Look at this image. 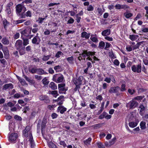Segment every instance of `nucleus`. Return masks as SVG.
<instances>
[{
  "mask_svg": "<svg viewBox=\"0 0 148 148\" xmlns=\"http://www.w3.org/2000/svg\"><path fill=\"white\" fill-rule=\"evenodd\" d=\"M58 116V115L55 113H52L51 114V116L53 119L56 118Z\"/></svg>",
  "mask_w": 148,
  "mask_h": 148,
  "instance_id": "nucleus-64",
  "label": "nucleus"
},
{
  "mask_svg": "<svg viewBox=\"0 0 148 148\" xmlns=\"http://www.w3.org/2000/svg\"><path fill=\"white\" fill-rule=\"evenodd\" d=\"M17 50H18L19 54L21 55H24L26 53L25 47H24Z\"/></svg>",
  "mask_w": 148,
  "mask_h": 148,
  "instance_id": "nucleus-19",
  "label": "nucleus"
},
{
  "mask_svg": "<svg viewBox=\"0 0 148 148\" xmlns=\"http://www.w3.org/2000/svg\"><path fill=\"white\" fill-rule=\"evenodd\" d=\"M90 34L87 33L86 32H84L81 33V36L82 38H85L86 39H88L90 36Z\"/></svg>",
  "mask_w": 148,
  "mask_h": 148,
  "instance_id": "nucleus-15",
  "label": "nucleus"
},
{
  "mask_svg": "<svg viewBox=\"0 0 148 148\" xmlns=\"http://www.w3.org/2000/svg\"><path fill=\"white\" fill-rule=\"evenodd\" d=\"M37 113V112L35 111H33L31 113L30 116V118L33 119V118H34L36 114Z\"/></svg>",
  "mask_w": 148,
  "mask_h": 148,
  "instance_id": "nucleus-44",
  "label": "nucleus"
},
{
  "mask_svg": "<svg viewBox=\"0 0 148 148\" xmlns=\"http://www.w3.org/2000/svg\"><path fill=\"white\" fill-rule=\"evenodd\" d=\"M13 88V85L11 83L6 84L3 86L2 89L3 90H6L7 89L9 88L12 89Z\"/></svg>",
  "mask_w": 148,
  "mask_h": 148,
  "instance_id": "nucleus-11",
  "label": "nucleus"
},
{
  "mask_svg": "<svg viewBox=\"0 0 148 148\" xmlns=\"http://www.w3.org/2000/svg\"><path fill=\"white\" fill-rule=\"evenodd\" d=\"M128 92L130 93L131 95H132L135 92V91L134 90H131L130 89H129L128 90Z\"/></svg>",
  "mask_w": 148,
  "mask_h": 148,
  "instance_id": "nucleus-49",
  "label": "nucleus"
},
{
  "mask_svg": "<svg viewBox=\"0 0 148 148\" xmlns=\"http://www.w3.org/2000/svg\"><path fill=\"white\" fill-rule=\"evenodd\" d=\"M91 140L92 139L91 138H89L88 139L86 140H84V144L87 146L90 145Z\"/></svg>",
  "mask_w": 148,
  "mask_h": 148,
  "instance_id": "nucleus-25",
  "label": "nucleus"
},
{
  "mask_svg": "<svg viewBox=\"0 0 148 148\" xmlns=\"http://www.w3.org/2000/svg\"><path fill=\"white\" fill-rule=\"evenodd\" d=\"M14 118L15 119L17 120L21 121L22 120L21 118L17 115H15Z\"/></svg>",
  "mask_w": 148,
  "mask_h": 148,
  "instance_id": "nucleus-52",
  "label": "nucleus"
},
{
  "mask_svg": "<svg viewBox=\"0 0 148 148\" xmlns=\"http://www.w3.org/2000/svg\"><path fill=\"white\" fill-rule=\"evenodd\" d=\"M38 34L37 33L36 35L34 36L32 40V43L34 44L38 45L40 41V39L38 36Z\"/></svg>",
  "mask_w": 148,
  "mask_h": 148,
  "instance_id": "nucleus-5",
  "label": "nucleus"
},
{
  "mask_svg": "<svg viewBox=\"0 0 148 148\" xmlns=\"http://www.w3.org/2000/svg\"><path fill=\"white\" fill-rule=\"evenodd\" d=\"M30 130V127L29 126H27L25 129L23 131L24 136L27 137L28 136V132H29Z\"/></svg>",
  "mask_w": 148,
  "mask_h": 148,
  "instance_id": "nucleus-10",
  "label": "nucleus"
},
{
  "mask_svg": "<svg viewBox=\"0 0 148 148\" xmlns=\"http://www.w3.org/2000/svg\"><path fill=\"white\" fill-rule=\"evenodd\" d=\"M83 79V77L82 76L79 77L78 79L74 80L73 81L74 84H82V81Z\"/></svg>",
  "mask_w": 148,
  "mask_h": 148,
  "instance_id": "nucleus-13",
  "label": "nucleus"
},
{
  "mask_svg": "<svg viewBox=\"0 0 148 148\" xmlns=\"http://www.w3.org/2000/svg\"><path fill=\"white\" fill-rule=\"evenodd\" d=\"M20 33L21 34V38H23V35L27 36L30 33H27V30L26 29H24L20 32Z\"/></svg>",
  "mask_w": 148,
  "mask_h": 148,
  "instance_id": "nucleus-22",
  "label": "nucleus"
},
{
  "mask_svg": "<svg viewBox=\"0 0 148 148\" xmlns=\"http://www.w3.org/2000/svg\"><path fill=\"white\" fill-rule=\"evenodd\" d=\"M20 36V34L19 33H16L13 36L14 39H16L19 38Z\"/></svg>",
  "mask_w": 148,
  "mask_h": 148,
  "instance_id": "nucleus-55",
  "label": "nucleus"
},
{
  "mask_svg": "<svg viewBox=\"0 0 148 148\" xmlns=\"http://www.w3.org/2000/svg\"><path fill=\"white\" fill-rule=\"evenodd\" d=\"M101 34L104 36H108L110 34V30L109 29L105 30L102 32Z\"/></svg>",
  "mask_w": 148,
  "mask_h": 148,
  "instance_id": "nucleus-17",
  "label": "nucleus"
},
{
  "mask_svg": "<svg viewBox=\"0 0 148 148\" xmlns=\"http://www.w3.org/2000/svg\"><path fill=\"white\" fill-rule=\"evenodd\" d=\"M129 125L130 127L134 128L136 126L137 123L136 122L133 121L129 123Z\"/></svg>",
  "mask_w": 148,
  "mask_h": 148,
  "instance_id": "nucleus-27",
  "label": "nucleus"
},
{
  "mask_svg": "<svg viewBox=\"0 0 148 148\" xmlns=\"http://www.w3.org/2000/svg\"><path fill=\"white\" fill-rule=\"evenodd\" d=\"M66 110V109L62 106H60L58 108V110L62 114H63Z\"/></svg>",
  "mask_w": 148,
  "mask_h": 148,
  "instance_id": "nucleus-12",
  "label": "nucleus"
},
{
  "mask_svg": "<svg viewBox=\"0 0 148 148\" xmlns=\"http://www.w3.org/2000/svg\"><path fill=\"white\" fill-rule=\"evenodd\" d=\"M15 46L17 49H19L24 47L22 40H17L15 44Z\"/></svg>",
  "mask_w": 148,
  "mask_h": 148,
  "instance_id": "nucleus-7",
  "label": "nucleus"
},
{
  "mask_svg": "<svg viewBox=\"0 0 148 148\" xmlns=\"http://www.w3.org/2000/svg\"><path fill=\"white\" fill-rule=\"evenodd\" d=\"M116 138L115 137H114L113 138L111 141L109 142V143L111 145L114 143L116 142Z\"/></svg>",
  "mask_w": 148,
  "mask_h": 148,
  "instance_id": "nucleus-48",
  "label": "nucleus"
},
{
  "mask_svg": "<svg viewBox=\"0 0 148 148\" xmlns=\"http://www.w3.org/2000/svg\"><path fill=\"white\" fill-rule=\"evenodd\" d=\"M146 90L145 89L143 88H139L138 89V92H145Z\"/></svg>",
  "mask_w": 148,
  "mask_h": 148,
  "instance_id": "nucleus-62",
  "label": "nucleus"
},
{
  "mask_svg": "<svg viewBox=\"0 0 148 148\" xmlns=\"http://www.w3.org/2000/svg\"><path fill=\"white\" fill-rule=\"evenodd\" d=\"M126 49L128 51H131L132 50V47L129 46H127Z\"/></svg>",
  "mask_w": 148,
  "mask_h": 148,
  "instance_id": "nucleus-58",
  "label": "nucleus"
},
{
  "mask_svg": "<svg viewBox=\"0 0 148 148\" xmlns=\"http://www.w3.org/2000/svg\"><path fill=\"white\" fill-rule=\"evenodd\" d=\"M42 83L44 85H47L49 83V81L46 77L44 78L42 80Z\"/></svg>",
  "mask_w": 148,
  "mask_h": 148,
  "instance_id": "nucleus-33",
  "label": "nucleus"
},
{
  "mask_svg": "<svg viewBox=\"0 0 148 148\" xmlns=\"http://www.w3.org/2000/svg\"><path fill=\"white\" fill-rule=\"evenodd\" d=\"M1 42L3 44L5 45H8L10 43L9 40L6 37L3 38Z\"/></svg>",
  "mask_w": 148,
  "mask_h": 148,
  "instance_id": "nucleus-18",
  "label": "nucleus"
},
{
  "mask_svg": "<svg viewBox=\"0 0 148 148\" xmlns=\"http://www.w3.org/2000/svg\"><path fill=\"white\" fill-rule=\"evenodd\" d=\"M49 87L52 90H54L57 89V86L56 84L53 82H51L49 84Z\"/></svg>",
  "mask_w": 148,
  "mask_h": 148,
  "instance_id": "nucleus-20",
  "label": "nucleus"
},
{
  "mask_svg": "<svg viewBox=\"0 0 148 148\" xmlns=\"http://www.w3.org/2000/svg\"><path fill=\"white\" fill-rule=\"evenodd\" d=\"M120 89V87L118 86L115 87H111L109 90V92L110 93L117 92Z\"/></svg>",
  "mask_w": 148,
  "mask_h": 148,
  "instance_id": "nucleus-8",
  "label": "nucleus"
},
{
  "mask_svg": "<svg viewBox=\"0 0 148 148\" xmlns=\"http://www.w3.org/2000/svg\"><path fill=\"white\" fill-rule=\"evenodd\" d=\"M66 59L70 63L72 64L73 63L74 60V58L72 56L67 58Z\"/></svg>",
  "mask_w": 148,
  "mask_h": 148,
  "instance_id": "nucleus-31",
  "label": "nucleus"
},
{
  "mask_svg": "<svg viewBox=\"0 0 148 148\" xmlns=\"http://www.w3.org/2000/svg\"><path fill=\"white\" fill-rule=\"evenodd\" d=\"M16 13L21 18H24L25 17V14L24 12L21 14L20 13L23 10L25 9L24 6L21 4H19L16 6Z\"/></svg>",
  "mask_w": 148,
  "mask_h": 148,
  "instance_id": "nucleus-1",
  "label": "nucleus"
},
{
  "mask_svg": "<svg viewBox=\"0 0 148 148\" xmlns=\"http://www.w3.org/2000/svg\"><path fill=\"white\" fill-rule=\"evenodd\" d=\"M76 20L77 22L78 23H79L80 22V19H81V17L79 16V14H77L76 15Z\"/></svg>",
  "mask_w": 148,
  "mask_h": 148,
  "instance_id": "nucleus-50",
  "label": "nucleus"
},
{
  "mask_svg": "<svg viewBox=\"0 0 148 148\" xmlns=\"http://www.w3.org/2000/svg\"><path fill=\"white\" fill-rule=\"evenodd\" d=\"M48 145L50 148H58L51 141L48 143Z\"/></svg>",
  "mask_w": 148,
  "mask_h": 148,
  "instance_id": "nucleus-24",
  "label": "nucleus"
},
{
  "mask_svg": "<svg viewBox=\"0 0 148 148\" xmlns=\"http://www.w3.org/2000/svg\"><path fill=\"white\" fill-rule=\"evenodd\" d=\"M65 86L64 83L60 84L58 85L59 92L60 93H64L67 90V89L65 88Z\"/></svg>",
  "mask_w": 148,
  "mask_h": 148,
  "instance_id": "nucleus-3",
  "label": "nucleus"
},
{
  "mask_svg": "<svg viewBox=\"0 0 148 148\" xmlns=\"http://www.w3.org/2000/svg\"><path fill=\"white\" fill-rule=\"evenodd\" d=\"M63 55V53L61 51H59L56 54L55 56L57 58H59L60 57V56L62 55Z\"/></svg>",
  "mask_w": 148,
  "mask_h": 148,
  "instance_id": "nucleus-37",
  "label": "nucleus"
},
{
  "mask_svg": "<svg viewBox=\"0 0 148 148\" xmlns=\"http://www.w3.org/2000/svg\"><path fill=\"white\" fill-rule=\"evenodd\" d=\"M18 137V135L17 133H11L9 137V140L10 142H13L16 140Z\"/></svg>",
  "mask_w": 148,
  "mask_h": 148,
  "instance_id": "nucleus-6",
  "label": "nucleus"
},
{
  "mask_svg": "<svg viewBox=\"0 0 148 148\" xmlns=\"http://www.w3.org/2000/svg\"><path fill=\"white\" fill-rule=\"evenodd\" d=\"M97 145L99 148H105L104 146L101 142L97 143Z\"/></svg>",
  "mask_w": 148,
  "mask_h": 148,
  "instance_id": "nucleus-39",
  "label": "nucleus"
},
{
  "mask_svg": "<svg viewBox=\"0 0 148 148\" xmlns=\"http://www.w3.org/2000/svg\"><path fill=\"white\" fill-rule=\"evenodd\" d=\"M143 96H137L134 98V99L137 100H141L143 98Z\"/></svg>",
  "mask_w": 148,
  "mask_h": 148,
  "instance_id": "nucleus-53",
  "label": "nucleus"
},
{
  "mask_svg": "<svg viewBox=\"0 0 148 148\" xmlns=\"http://www.w3.org/2000/svg\"><path fill=\"white\" fill-rule=\"evenodd\" d=\"M93 35H92L90 38V39L93 42H97L98 40L97 38L96 37H93Z\"/></svg>",
  "mask_w": 148,
  "mask_h": 148,
  "instance_id": "nucleus-32",
  "label": "nucleus"
},
{
  "mask_svg": "<svg viewBox=\"0 0 148 148\" xmlns=\"http://www.w3.org/2000/svg\"><path fill=\"white\" fill-rule=\"evenodd\" d=\"M95 53H93L91 51L88 52L87 51V52L86 53V54L87 55V56L89 57H90L91 55H95Z\"/></svg>",
  "mask_w": 148,
  "mask_h": 148,
  "instance_id": "nucleus-47",
  "label": "nucleus"
},
{
  "mask_svg": "<svg viewBox=\"0 0 148 148\" xmlns=\"http://www.w3.org/2000/svg\"><path fill=\"white\" fill-rule=\"evenodd\" d=\"M87 52V50H83V52L81 54H79L80 56H82L84 58H86L87 56L86 53Z\"/></svg>",
  "mask_w": 148,
  "mask_h": 148,
  "instance_id": "nucleus-43",
  "label": "nucleus"
},
{
  "mask_svg": "<svg viewBox=\"0 0 148 148\" xmlns=\"http://www.w3.org/2000/svg\"><path fill=\"white\" fill-rule=\"evenodd\" d=\"M36 71V73L39 75L47 74L46 72H45L43 69L41 68H37Z\"/></svg>",
  "mask_w": 148,
  "mask_h": 148,
  "instance_id": "nucleus-16",
  "label": "nucleus"
},
{
  "mask_svg": "<svg viewBox=\"0 0 148 148\" xmlns=\"http://www.w3.org/2000/svg\"><path fill=\"white\" fill-rule=\"evenodd\" d=\"M31 15V13L30 11H28L26 12V16H27L30 17L32 16Z\"/></svg>",
  "mask_w": 148,
  "mask_h": 148,
  "instance_id": "nucleus-61",
  "label": "nucleus"
},
{
  "mask_svg": "<svg viewBox=\"0 0 148 148\" xmlns=\"http://www.w3.org/2000/svg\"><path fill=\"white\" fill-rule=\"evenodd\" d=\"M22 38L23 40V43L24 46L25 47L29 44V40L28 39L25 38Z\"/></svg>",
  "mask_w": 148,
  "mask_h": 148,
  "instance_id": "nucleus-21",
  "label": "nucleus"
},
{
  "mask_svg": "<svg viewBox=\"0 0 148 148\" xmlns=\"http://www.w3.org/2000/svg\"><path fill=\"white\" fill-rule=\"evenodd\" d=\"M124 15L125 16L126 18H128L132 16V14L131 13H124Z\"/></svg>",
  "mask_w": 148,
  "mask_h": 148,
  "instance_id": "nucleus-34",
  "label": "nucleus"
},
{
  "mask_svg": "<svg viewBox=\"0 0 148 148\" xmlns=\"http://www.w3.org/2000/svg\"><path fill=\"white\" fill-rule=\"evenodd\" d=\"M139 108L140 109V113L141 114V112L145 110V107L143 105L141 104L140 105Z\"/></svg>",
  "mask_w": 148,
  "mask_h": 148,
  "instance_id": "nucleus-40",
  "label": "nucleus"
},
{
  "mask_svg": "<svg viewBox=\"0 0 148 148\" xmlns=\"http://www.w3.org/2000/svg\"><path fill=\"white\" fill-rule=\"evenodd\" d=\"M60 145H62L64 147H66V145L64 141H60Z\"/></svg>",
  "mask_w": 148,
  "mask_h": 148,
  "instance_id": "nucleus-59",
  "label": "nucleus"
},
{
  "mask_svg": "<svg viewBox=\"0 0 148 148\" xmlns=\"http://www.w3.org/2000/svg\"><path fill=\"white\" fill-rule=\"evenodd\" d=\"M141 64H138L136 66L133 65L131 67L132 70L133 72L137 73H140L141 72Z\"/></svg>",
  "mask_w": 148,
  "mask_h": 148,
  "instance_id": "nucleus-2",
  "label": "nucleus"
},
{
  "mask_svg": "<svg viewBox=\"0 0 148 148\" xmlns=\"http://www.w3.org/2000/svg\"><path fill=\"white\" fill-rule=\"evenodd\" d=\"M51 94L54 95V96L55 97H56L58 95V91L56 90L51 91Z\"/></svg>",
  "mask_w": 148,
  "mask_h": 148,
  "instance_id": "nucleus-38",
  "label": "nucleus"
},
{
  "mask_svg": "<svg viewBox=\"0 0 148 148\" xmlns=\"http://www.w3.org/2000/svg\"><path fill=\"white\" fill-rule=\"evenodd\" d=\"M50 34V32L49 30L46 29L44 32V34L45 35H49Z\"/></svg>",
  "mask_w": 148,
  "mask_h": 148,
  "instance_id": "nucleus-63",
  "label": "nucleus"
},
{
  "mask_svg": "<svg viewBox=\"0 0 148 148\" xmlns=\"http://www.w3.org/2000/svg\"><path fill=\"white\" fill-rule=\"evenodd\" d=\"M138 44H139L138 45L139 47H143L145 45V42L144 41H142L138 43Z\"/></svg>",
  "mask_w": 148,
  "mask_h": 148,
  "instance_id": "nucleus-54",
  "label": "nucleus"
},
{
  "mask_svg": "<svg viewBox=\"0 0 148 148\" xmlns=\"http://www.w3.org/2000/svg\"><path fill=\"white\" fill-rule=\"evenodd\" d=\"M138 104L137 101L132 100L127 104V106H129L130 108L132 109L137 107Z\"/></svg>",
  "mask_w": 148,
  "mask_h": 148,
  "instance_id": "nucleus-4",
  "label": "nucleus"
},
{
  "mask_svg": "<svg viewBox=\"0 0 148 148\" xmlns=\"http://www.w3.org/2000/svg\"><path fill=\"white\" fill-rule=\"evenodd\" d=\"M138 36L136 35H130L129 36V38L132 41H134L136 40Z\"/></svg>",
  "mask_w": 148,
  "mask_h": 148,
  "instance_id": "nucleus-26",
  "label": "nucleus"
},
{
  "mask_svg": "<svg viewBox=\"0 0 148 148\" xmlns=\"http://www.w3.org/2000/svg\"><path fill=\"white\" fill-rule=\"evenodd\" d=\"M94 10V8L91 5H89L87 7V10L88 11H92Z\"/></svg>",
  "mask_w": 148,
  "mask_h": 148,
  "instance_id": "nucleus-46",
  "label": "nucleus"
},
{
  "mask_svg": "<svg viewBox=\"0 0 148 148\" xmlns=\"http://www.w3.org/2000/svg\"><path fill=\"white\" fill-rule=\"evenodd\" d=\"M74 20L71 17H70V19L68 21V23L69 24H72L73 23Z\"/></svg>",
  "mask_w": 148,
  "mask_h": 148,
  "instance_id": "nucleus-56",
  "label": "nucleus"
},
{
  "mask_svg": "<svg viewBox=\"0 0 148 148\" xmlns=\"http://www.w3.org/2000/svg\"><path fill=\"white\" fill-rule=\"evenodd\" d=\"M105 46V43L103 41H101L99 42V47L101 49H103L104 48Z\"/></svg>",
  "mask_w": 148,
  "mask_h": 148,
  "instance_id": "nucleus-36",
  "label": "nucleus"
},
{
  "mask_svg": "<svg viewBox=\"0 0 148 148\" xmlns=\"http://www.w3.org/2000/svg\"><path fill=\"white\" fill-rule=\"evenodd\" d=\"M111 45L110 43H108V42H106V46L104 48L105 49L107 50V48L110 47Z\"/></svg>",
  "mask_w": 148,
  "mask_h": 148,
  "instance_id": "nucleus-57",
  "label": "nucleus"
},
{
  "mask_svg": "<svg viewBox=\"0 0 148 148\" xmlns=\"http://www.w3.org/2000/svg\"><path fill=\"white\" fill-rule=\"evenodd\" d=\"M2 50L4 54L5 57V58H7L9 54V51L7 47H4V48L2 49Z\"/></svg>",
  "mask_w": 148,
  "mask_h": 148,
  "instance_id": "nucleus-14",
  "label": "nucleus"
},
{
  "mask_svg": "<svg viewBox=\"0 0 148 148\" xmlns=\"http://www.w3.org/2000/svg\"><path fill=\"white\" fill-rule=\"evenodd\" d=\"M45 126L46 123L42 121L41 125V132L42 134H43V131L44 130L45 127Z\"/></svg>",
  "mask_w": 148,
  "mask_h": 148,
  "instance_id": "nucleus-35",
  "label": "nucleus"
},
{
  "mask_svg": "<svg viewBox=\"0 0 148 148\" xmlns=\"http://www.w3.org/2000/svg\"><path fill=\"white\" fill-rule=\"evenodd\" d=\"M125 85L124 84H122L121 85V88L120 89L121 91V92L125 91L126 90L125 88Z\"/></svg>",
  "mask_w": 148,
  "mask_h": 148,
  "instance_id": "nucleus-41",
  "label": "nucleus"
},
{
  "mask_svg": "<svg viewBox=\"0 0 148 148\" xmlns=\"http://www.w3.org/2000/svg\"><path fill=\"white\" fill-rule=\"evenodd\" d=\"M140 128L142 130L145 129L146 128V123L144 121H142L140 123Z\"/></svg>",
  "mask_w": 148,
  "mask_h": 148,
  "instance_id": "nucleus-29",
  "label": "nucleus"
},
{
  "mask_svg": "<svg viewBox=\"0 0 148 148\" xmlns=\"http://www.w3.org/2000/svg\"><path fill=\"white\" fill-rule=\"evenodd\" d=\"M58 79H57V82L58 83L61 82L63 80L64 77L62 75H60L59 76H58Z\"/></svg>",
  "mask_w": 148,
  "mask_h": 148,
  "instance_id": "nucleus-30",
  "label": "nucleus"
},
{
  "mask_svg": "<svg viewBox=\"0 0 148 148\" xmlns=\"http://www.w3.org/2000/svg\"><path fill=\"white\" fill-rule=\"evenodd\" d=\"M115 8L116 9H126L129 8V7L126 5H121L120 4H117L115 6Z\"/></svg>",
  "mask_w": 148,
  "mask_h": 148,
  "instance_id": "nucleus-9",
  "label": "nucleus"
},
{
  "mask_svg": "<svg viewBox=\"0 0 148 148\" xmlns=\"http://www.w3.org/2000/svg\"><path fill=\"white\" fill-rule=\"evenodd\" d=\"M35 79L38 80H40L42 79V77L38 75H36L34 76Z\"/></svg>",
  "mask_w": 148,
  "mask_h": 148,
  "instance_id": "nucleus-51",
  "label": "nucleus"
},
{
  "mask_svg": "<svg viewBox=\"0 0 148 148\" xmlns=\"http://www.w3.org/2000/svg\"><path fill=\"white\" fill-rule=\"evenodd\" d=\"M3 24L4 28L5 29L7 25L9 24V23L5 19L3 21Z\"/></svg>",
  "mask_w": 148,
  "mask_h": 148,
  "instance_id": "nucleus-42",
  "label": "nucleus"
},
{
  "mask_svg": "<svg viewBox=\"0 0 148 148\" xmlns=\"http://www.w3.org/2000/svg\"><path fill=\"white\" fill-rule=\"evenodd\" d=\"M37 69L36 68L34 67L32 68L29 69V71L32 73V74H34L36 73L37 72Z\"/></svg>",
  "mask_w": 148,
  "mask_h": 148,
  "instance_id": "nucleus-28",
  "label": "nucleus"
},
{
  "mask_svg": "<svg viewBox=\"0 0 148 148\" xmlns=\"http://www.w3.org/2000/svg\"><path fill=\"white\" fill-rule=\"evenodd\" d=\"M51 56V55L47 56L44 55L42 56V60L44 61H47L48 60Z\"/></svg>",
  "mask_w": 148,
  "mask_h": 148,
  "instance_id": "nucleus-23",
  "label": "nucleus"
},
{
  "mask_svg": "<svg viewBox=\"0 0 148 148\" xmlns=\"http://www.w3.org/2000/svg\"><path fill=\"white\" fill-rule=\"evenodd\" d=\"M143 62L145 65H147L148 64V59L147 58H144L143 60Z\"/></svg>",
  "mask_w": 148,
  "mask_h": 148,
  "instance_id": "nucleus-60",
  "label": "nucleus"
},
{
  "mask_svg": "<svg viewBox=\"0 0 148 148\" xmlns=\"http://www.w3.org/2000/svg\"><path fill=\"white\" fill-rule=\"evenodd\" d=\"M25 49L26 51L27 52H31V50H32L31 47L30 45H28L27 46V47H26V48H25Z\"/></svg>",
  "mask_w": 148,
  "mask_h": 148,
  "instance_id": "nucleus-45",
  "label": "nucleus"
}]
</instances>
